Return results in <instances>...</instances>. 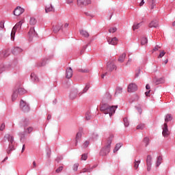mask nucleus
<instances>
[{
    "label": "nucleus",
    "mask_w": 175,
    "mask_h": 175,
    "mask_svg": "<svg viewBox=\"0 0 175 175\" xmlns=\"http://www.w3.org/2000/svg\"><path fill=\"white\" fill-rule=\"evenodd\" d=\"M109 102H111V94L107 92L103 98V105L100 107V111L104 114H109V117H111L116 113V110L118 109V105L110 106L109 105Z\"/></svg>",
    "instance_id": "1"
},
{
    "label": "nucleus",
    "mask_w": 175,
    "mask_h": 175,
    "mask_svg": "<svg viewBox=\"0 0 175 175\" xmlns=\"http://www.w3.org/2000/svg\"><path fill=\"white\" fill-rule=\"evenodd\" d=\"M111 147V139H109L107 144L104 148H103L100 151V155L101 157H105L109 152H110V148Z\"/></svg>",
    "instance_id": "2"
},
{
    "label": "nucleus",
    "mask_w": 175,
    "mask_h": 175,
    "mask_svg": "<svg viewBox=\"0 0 175 175\" xmlns=\"http://www.w3.org/2000/svg\"><path fill=\"white\" fill-rule=\"evenodd\" d=\"M21 25H23V23L21 21L16 23L12 28V32H11V40H14V36H16V31L18 28H21Z\"/></svg>",
    "instance_id": "3"
},
{
    "label": "nucleus",
    "mask_w": 175,
    "mask_h": 175,
    "mask_svg": "<svg viewBox=\"0 0 175 175\" xmlns=\"http://www.w3.org/2000/svg\"><path fill=\"white\" fill-rule=\"evenodd\" d=\"M20 108L24 113H28L30 110L29 105L23 100H21Z\"/></svg>",
    "instance_id": "4"
},
{
    "label": "nucleus",
    "mask_w": 175,
    "mask_h": 175,
    "mask_svg": "<svg viewBox=\"0 0 175 175\" xmlns=\"http://www.w3.org/2000/svg\"><path fill=\"white\" fill-rule=\"evenodd\" d=\"M162 129H163L162 135L163 137H168L169 135H170V131H169V129L167 127V123L163 124Z\"/></svg>",
    "instance_id": "5"
},
{
    "label": "nucleus",
    "mask_w": 175,
    "mask_h": 175,
    "mask_svg": "<svg viewBox=\"0 0 175 175\" xmlns=\"http://www.w3.org/2000/svg\"><path fill=\"white\" fill-rule=\"evenodd\" d=\"M147 170L150 172L151 170V166L152 165V157L151 155H148L146 158Z\"/></svg>",
    "instance_id": "6"
},
{
    "label": "nucleus",
    "mask_w": 175,
    "mask_h": 175,
    "mask_svg": "<svg viewBox=\"0 0 175 175\" xmlns=\"http://www.w3.org/2000/svg\"><path fill=\"white\" fill-rule=\"evenodd\" d=\"M127 91L128 92H135V91H137V85L136 83H130L128 85Z\"/></svg>",
    "instance_id": "7"
},
{
    "label": "nucleus",
    "mask_w": 175,
    "mask_h": 175,
    "mask_svg": "<svg viewBox=\"0 0 175 175\" xmlns=\"http://www.w3.org/2000/svg\"><path fill=\"white\" fill-rule=\"evenodd\" d=\"M107 70H109V72H113V70H117V66H116V64H114L113 63H112L111 62H109L107 64Z\"/></svg>",
    "instance_id": "8"
},
{
    "label": "nucleus",
    "mask_w": 175,
    "mask_h": 175,
    "mask_svg": "<svg viewBox=\"0 0 175 175\" xmlns=\"http://www.w3.org/2000/svg\"><path fill=\"white\" fill-rule=\"evenodd\" d=\"M25 12L24 8H22L21 7H17L14 10V16H21V14H23Z\"/></svg>",
    "instance_id": "9"
},
{
    "label": "nucleus",
    "mask_w": 175,
    "mask_h": 175,
    "mask_svg": "<svg viewBox=\"0 0 175 175\" xmlns=\"http://www.w3.org/2000/svg\"><path fill=\"white\" fill-rule=\"evenodd\" d=\"M91 3V0H77L78 6H87Z\"/></svg>",
    "instance_id": "10"
},
{
    "label": "nucleus",
    "mask_w": 175,
    "mask_h": 175,
    "mask_svg": "<svg viewBox=\"0 0 175 175\" xmlns=\"http://www.w3.org/2000/svg\"><path fill=\"white\" fill-rule=\"evenodd\" d=\"M72 76H73V70L72 68H68L66 70V79H71Z\"/></svg>",
    "instance_id": "11"
},
{
    "label": "nucleus",
    "mask_w": 175,
    "mask_h": 175,
    "mask_svg": "<svg viewBox=\"0 0 175 175\" xmlns=\"http://www.w3.org/2000/svg\"><path fill=\"white\" fill-rule=\"evenodd\" d=\"M31 122H29V119L24 118L21 121V126H23L24 129L27 127Z\"/></svg>",
    "instance_id": "12"
},
{
    "label": "nucleus",
    "mask_w": 175,
    "mask_h": 175,
    "mask_svg": "<svg viewBox=\"0 0 175 175\" xmlns=\"http://www.w3.org/2000/svg\"><path fill=\"white\" fill-rule=\"evenodd\" d=\"M4 140H8L10 144H13L14 143V137L10 134H5L4 136Z\"/></svg>",
    "instance_id": "13"
},
{
    "label": "nucleus",
    "mask_w": 175,
    "mask_h": 175,
    "mask_svg": "<svg viewBox=\"0 0 175 175\" xmlns=\"http://www.w3.org/2000/svg\"><path fill=\"white\" fill-rule=\"evenodd\" d=\"M4 140H8L10 144H13L14 143V137L10 134H5L4 136Z\"/></svg>",
    "instance_id": "14"
},
{
    "label": "nucleus",
    "mask_w": 175,
    "mask_h": 175,
    "mask_svg": "<svg viewBox=\"0 0 175 175\" xmlns=\"http://www.w3.org/2000/svg\"><path fill=\"white\" fill-rule=\"evenodd\" d=\"M28 36L30 39L35 36H38V33L35 31V29L33 27L30 28L29 31L28 32Z\"/></svg>",
    "instance_id": "15"
},
{
    "label": "nucleus",
    "mask_w": 175,
    "mask_h": 175,
    "mask_svg": "<svg viewBox=\"0 0 175 175\" xmlns=\"http://www.w3.org/2000/svg\"><path fill=\"white\" fill-rule=\"evenodd\" d=\"M159 27V23L157 20L152 21L149 24L150 28H158Z\"/></svg>",
    "instance_id": "16"
},
{
    "label": "nucleus",
    "mask_w": 175,
    "mask_h": 175,
    "mask_svg": "<svg viewBox=\"0 0 175 175\" xmlns=\"http://www.w3.org/2000/svg\"><path fill=\"white\" fill-rule=\"evenodd\" d=\"M107 42L109 43V44H112V46H116V44H117V43L118 42V39L116 37L113 38H109L107 40Z\"/></svg>",
    "instance_id": "17"
},
{
    "label": "nucleus",
    "mask_w": 175,
    "mask_h": 175,
    "mask_svg": "<svg viewBox=\"0 0 175 175\" xmlns=\"http://www.w3.org/2000/svg\"><path fill=\"white\" fill-rule=\"evenodd\" d=\"M153 81L154 84H162L163 83H165V78L161 77V78H155L153 79Z\"/></svg>",
    "instance_id": "18"
},
{
    "label": "nucleus",
    "mask_w": 175,
    "mask_h": 175,
    "mask_svg": "<svg viewBox=\"0 0 175 175\" xmlns=\"http://www.w3.org/2000/svg\"><path fill=\"white\" fill-rule=\"evenodd\" d=\"M55 10L54 9V7H53V5L51 4H49L45 7L46 13H49V12H54Z\"/></svg>",
    "instance_id": "19"
},
{
    "label": "nucleus",
    "mask_w": 175,
    "mask_h": 175,
    "mask_svg": "<svg viewBox=\"0 0 175 175\" xmlns=\"http://www.w3.org/2000/svg\"><path fill=\"white\" fill-rule=\"evenodd\" d=\"M81 136H83V133L81 131H79L77 133L75 137V146H77V143H79V141L80 139H81Z\"/></svg>",
    "instance_id": "20"
},
{
    "label": "nucleus",
    "mask_w": 175,
    "mask_h": 175,
    "mask_svg": "<svg viewBox=\"0 0 175 175\" xmlns=\"http://www.w3.org/2000/svg\"><path fill=\"white\" fill-rule=\"evenodd\" d=\"M125 58H126V53H123L122 55H120L118 61L120 64H122V62H124V61H125Z\"/></svg>",
    "instance_id": "21"
},
{
    "label": "nucleus",
    "mask_w": 175,
    "mask_h": 175,
    "mask_svg": "<svg viewBox=\"0 0 175 175\" xmlns=\"http://www.w3.org/2000/svg\"><path fill=\"white\" fill-rule=\"evenodd\" d=\"M46 64H47V59H43L41 62L37 64V66H38V68H40L42 66H46Z\"/></svg>",
    "instance_id": "22"
},
{
    "label": "nucleus",
    "mask_w": 175,
    "mask_h": 175,
    "mask_svg": "<svg viewBox=\"0 0 175 175\" xmlns=\"http://www.w3.org/2000/svg\"><path fill=\"white\" fill-rule=\"evenodd\" d=\"M9 56V51H0V59L1 58H6V57Z\"/></svg>",
    "instance_id": "23"
},
{
    "label": "nucleus",
    "mask_w": 175,
    "mask_h": 175,
    "mask_svg": "<svg viewBox=\"0 0 175 175\" xmlns=\"http://www.w3.org/2000/svg\"><path fill=\"white\" fill-rule=\"evenodd\" d=\"M23 49H21V48L15 47L12 50V54H14V55H16V54H20V53H21Z\"/></svg>",
    "instance_id": "24"
},
{
    "label": "nucleus",
    "mask_w": 175,
    "mask_h": 175,
    "mask_svg": "<svg viewBox=\"0 0 175 175\" xmlns=\"http://www.w3.org/2000/svg\"><path fill=\"white\" fill-rule=\"evenodd\" d=\"M33 131V127L32 126H29V127H25L24 128V133H32V132Z\"/></svg>",
    "instance_id": "25"
},
{
    "label": "nucleus",
    "mask_w": 175,
    "mask_h": 175,
    "mask_svg": "<svg viewBox=\"0 0 175 175\" xmlns=\"http://www.w3.org/2000/svg\"><path fill=\"white\" fill-rule=\"evenodd\" d=\"M61 28H62V25H56L55 26L53 27V32L55 33H57V32L61 31Z\"/></svg>",
    "instance_id": "26"
},
{
    "label": "nucleus",
    "mask_w": 175,
    "mask_h": 175,
    "mask_svg": "<svg viewBox=\"0 0 175 175\" xmlns=\"http://www.w3.org/2000/svg\"><path fill=\"white\" fill-rule=\"evenodd\" d=\"M143 144L145 147H148L150 145V138L148 137H145L143 139Z\"/></svg>",
    "instance_id": "27"
},
{
    "label": "nucleus",
    "mask_w": 175,
    "mask_h": 175,
    "mask_svg": "<svg viewBox=\"0 0 175 175\" xmlns=\"http://www.w3.org/2000/svg\"><path fill=\"white\" fill-rule=\"evenodd\" d=\"M14 145L13 144H9L8 149L7 150V153L11 154L12 151H14Z\"/></svg>",
    "instance_id": "28"
},
{
    "label": "nucleus",
    "mask_w": 175,
    "mask_h": 175,
    "mask_svg": "<svg viewBox=\"0 0 175 175\" xmlns=\"http://www.w3.org/2000/svg\"><path fill=\"white\" fill-rule=\"evenodd\" d=\"M30 77L32 81H39V78L38 77V76H36V74H35V72H32L30 75Z\"/></svg>",
    "instance_id": "29"
},
{
    "label": "nucleus",
    "mask_w": 175,
    "mask_h": 175,
    "mask_svg": "<svg viewBox=\"0 0 175 175\" xmlns=\"http://www.w3.org/2000/svg\"><path fill=\"white\" fill-rule=\"evenodd\" d=\"M18 96V92L17 90H14L12 96V102H14V100L17 99Z\"/></svg>",
    "instance_id": "30"
},
{
    "label": "nucleus",
    "mask_w": 175,
    "mask_h": 175,
    "mask_svg": "<svg viewBox=\"0 0 175 175\" xmlns=\"http://www.w3.org/2000/svg\"><path fill=\"white\" fill-rule=\"evenodd\" d=\"M142 24H143V22H141L139 23H134V25H133V31H136V29H139L140 27H142Z\"/></svg>",
    "instance_id": "31"
},
{
    "label": "nucleus",
    "mask_w": 175,
    "mask_h": 175,
    "mask_svg": "<svg viewBox=\"0 0 175 175\" xmlns=\"http://www.w3.org/2000/svg\"><path fill=\"white\" fill-rule=\"evenodd\" d=\"M80 34L83 36L84 38H89L90 37V33H88L87 31L85 30H81L80 31Z\"/></svg>",
    "instance_id": "32"
},
{
    "label": "nucleus",
    "mask_w": 175,
    "mask_h": 175,
    "mask_svg": "<svg viewBox=\"0 0 175 175\" xmlns=\"http://www.w3.org/2000/svg\"><path fill=\"white\" fill-rule=\"evenodd\" d=\"M16 91H18V94L19 95H24V94H27V90L23 88H19Z\"/></svg>",
    "instance_id": "33"
},
{
    "label": "nucleus",
    "mask_w": 175,
    "mask_h": 175,
    "mask_svg": "<svg viewBox=\"0 0 175 175\" xmlns=\"http://www.w3.org/2000/svg\"><path fill=\"white\" fill-rule=\"evenodd\" d=\"M120 94H122V88L117 87L115 92V96H118Z\"/></svg>",
    "instance_id": "34"
},
{
    "label": "nucleus",
    "mask_w": 175,
    "mask_h": 175,
    "mask_svg": "<svg viewBox=\"0 0 175 175\" xmlns=\"http://www.w3.org/2000/svg\"><path fill=\"white\" fill-rule=\"evenodd\" d=\"M172 120H173L172 114H167L165 118V124H166V122H169V121H172Z\"/></svg>",
    "instance_id": "35"
},
{
    "label": "nucleus",
    "mask_w": 175,
    "mask_h": 175,
    "mask_svg": "<svg viewBox=\"0 0 175 175\" xmlns=\"http://www.w3.org/2000/svg\"><path fill=\"white\" fill-rule=\"evenodd\" d=\"M90 87H91V85L90 84V83H86L81 94H85V92H87V91H88V90H90Z\"/></svg>",
    "instance_id": "36"
},
{
    "label": "nucleus",
    "mask_w": 175,
    "mask_h": 175,
    "mask_svg": "<svg viewBox=\"0 0 175 175\" xmlns=\"http://www.w3.org/2000/svg\"><path fill=\"white\" fill-rule=\"evenodd\" d=\"M122 146H123L122 143L116 144V147L113 150V152H117V151H118V150H120V148H122Z\"/></svg>",
    "instance_id": "37"
},
{
    "label": "nucleus",
    "mask_w": 175,
    "mask_h": 175,
    "mask_svg": "<svg viewBox=\"0 0 175 175\" xmlns=\"http://www.w3.org/2000/svg\"><path fill=\"white\" fill-rule=\"evenodd\" d=\"M162 163V156H158L157 157V163H156V166H159Z\"/></svg>",
    "instance_id": "38"
},
{
    "label": "nucleus",
    "mask_w": 175,
    "mask_h": 175,
    "mask_svg": "<svg viewBox=\"0 0 175 175\" xmlns=\"http://www.w3.org/2000/svg\"><path fill=\"white\" fill-rule=\"evenodd\" d=\"M148 43V40L147 39L146 37H143L141 40V44L144 45L147 44Z\"/></svg>",
    "instance_id": "39"
},
{
    "label": "nucleus",
    "mask_w": 175,
    "mask_h": 175,
    "mask_svg": "<svg viewBox=\"0 0 175 175\" xmlns=\"http://www.w3.org/2000/svg\"><path fill=\"white\" fill-rule=\"evenodd\" d=\"M85 117L87 121H90V120H91V112L90 111H87L85 113Z\"/></svg>",
    "instance_id": "40"
},
{
    "label": "nucleus",
    "mask_w": 175,
    "mask_h": 175,
    "mask_svg": "<svg viewBox=\"0 0 175 175\" xmlns=\"http://www.w3.org/2000/svg\"><path fill=\"white\" fill-rule=\"evenodd\" d=\"M140 162H141L140 160H137V161L135 160V162H134V168L135 169V170H136L137 169H138L139 165H140Z\"/></svg>",
    "instance_id": "41"
},
{
    "label": "nucleus",
    "mask_w": 175,
    "mask_h": 175,
    "mask_svg": "<svg viewBox=\"0 0 175 175\" xmlns=\"http://www.w3.org/2000/svg\"><path fill=\"white\" fill-rule=\"evenodd\" d=\"M123 121H124V126H126V127L129 126V120H128V118H124L123 119Z\"/></svg>",
    "instance_id": "42"
},
{
    "label": "nucleus",
    "mask_w": 175,
    "mask_h": 175,
    "mask_svg": "<svg viewBox=\"0 0 175 175\" xmlns=\"http://www.w3.org/2000/svg\"><path fill=\"white\" fill-rule=\"evenodd\" d=\"M29 24L30 25H35L36 24V19L35 18H30Z\"/></svg>",
    "instance_id": "43"
},
{
    "label": "nucleus",
    "mask_w": 175,
    "mask_h": 175,
    "mask_svg": "<svg viewBox=\"0 0 175 175\" xmlns=\"http://www.w3.org/2000/svg\"><path fill=\"white\" fill-rule=\"evenodd\" d=\"M150 6H151V9H155L156 8V5H155V1L154 0H152L150 2Z\"/></svg>",
    "instance_id": "44"
},
{
    "label": "nucleus",
    "mask_w": 175,
    "mask_h": 175,
    "mask_svg": "<svg viewBox=\"0 0 175 175\" xmlns=\"http://www.w3.org/2000/svg\"><path fill=\"white\" fill-rule=\"evenodd\" d=\"M116 31H117V28L116 27H111L109 29V33H114V32H116Z\"/></svg>",
    "instance_id": "45"
},
{
    "label": "nucleus",
    "mask_w": 175,
    "mask_h": 175,
    "mask_svg": "<svg viewBox=\"0 0 175 175\" xmlns=\"http://www.w3.org/2000/svg\"><path fill=\"white\" fill-rule=\"evenodd\" d=\"M88 158V154H83L81 156V161H87Z\"/></svg>",
    "instance_id": "46"
},
{
    "label": "nucleus",
    "mask_w": 175,
    "mask_h": 175,
    "mask_svg": "<svg viewBox=\"0 0 175 175\" xmlns=\"http://www.w3.org/2000/svg\"><path fill=\"white\" fill-rule=\"evenodd\" d=\"M88 146H90V142L86 141L83 143L82 147H83V148H87V147H88Z\"/></svg>",
    "instance_id": "47"
},
{
    "label": "nucleus",
    "mask_w": 175,
    "mask_h": 175,
    "mask_svg": "<svg viewBox=\"0 0 175 175\" xmlns=\"http://www.w3.org/2000/svg\"><path fill=\"white\" fill-rule=\"evenodd\" d=\"M8 68H6V66H0V73H2L4 70H6Z\"/></svg>",
    "instance_id": "48"
},
{
    "label": "nucleus",
    "mask_w": 175,
    "mask_h": 175,
    "mask_svg": "<svg viewBox=\"0 0 175 175\" xmlns=\"http://www.w3.org/2000/svg\"><path fill=\"white\" fill-rule=\"evenodd\" d=\"M5 28V22H0V31H2Z\"/></svg>",
    "instance_id": "49"
},
{
    "label": "nucleus",
    "mask_w": 175,
    "mask_h": 175,
    "mask_svg": "<svg viewBox=\"0 0 175 175\" xmlns=\"http://www.w3.org/2000/svg\"><path fill=\"white\" fill-rule=\"evenodd\" d=\"M137 129H144V124H139L137 126Z\"/></svg>",
    "instance_id": "50"
},
{
    "label": "nucleus",
    "mask_w": 175,
    "mask_h": 175,
    "mask_svg": "<svg viewBox=\"0 0 175 175\" xmlns=\"http://www.w3.org/2000/svg\"><path fill=\"white\" fill-rule=\"evenodd\" d=\"M64 170V167L63 166H60L56 170V173H61V172H62V170Z\"/></svg>",
    "instance_id": "51"
},
{
    "label": "nucleus",
    "mask_w": 175,
    "mask_h": 175,
    "mask_svg": "<svg viewBox=\"0 0 175 175\" xmlns=\"http://www.w3.org/2000/svg\"><path fill=\"white\" fill-rule=\"evenodd\" d=\"M77 169H79V163H75L73 165L74 172H77Z\"/></svg>",
    "instance_id": "52"
},
{
    "label": "nucleus",
    "mask_w": 175,
    "mask_h": 175,
    "mask_svg": "<svg viewBox=\"0 0 175 175\" xmlns=\"http://www.w3.org/2000/svg\"><path fill=\"white\" fill-rule=\"evenodd\" d=\"M18 136L21 137V140H23L25 137L24 133H19Z\"/></svg>",
    "instance_id": "53"
},
{
    "label": "nucleus",
    "mask_w": 175,
    "mask_h": 175,
    "mask_svg": "<svg viewBox=\"0 0 175 175\" xmlns=\"http://www.w3.org/2000/svg\"><path fill=\"white\" fill-rule=\"evenodd\" d=\"M91 170L90 168H83L82 170V173H87V172H90Z\"/></svg>",
    "instance_id": "54"
},
{
    "label": "nucleus",
    "mask_w": 175,
    "mask_h": 175,
    "mask_svg": "<svg viewBox=\"0 0 175 175\" xmlns=\"http://www.w3.org/2000/svg\"><path fill=\"white\" fill-rule=\"evenodd\" d=\"M79 71L82 73H88V72H90L88 69H79Z\"/></svg>",
    "instance_id": "55"
},
{
    "label": "nucleus",
    "mask_w": 175,
    "mask_h": 175,
    "mask_svg": "<svg viewBox=\"0 0 175 175\" xmlns=\"http://www.w3.org/2000/svg\"><path fill=\"white\" fill-rule=\"evenodd\" d=\"M165 54H166V53L164 51L161 52L160 54H159L160 58H162V57H163L165 55Z\"/></svg>",
    "instance_id": "56"
},
{
    "label": "nucleus",
    "mask_w": 175,
    "mask_h": 175,
    "mask_svg": "<svg viewBox=\"0 0 175 175\" xmlns=\"http://www.w3.org/2000/svg\"><path fill=\"white\" fill-rule=\"evenodd\" d=\"M5 130V123L1 124L0 127V131H4Z\"/></svg>",
    "instance_id": "57"
},
{
    "label": "nucleus",
    "mask_w": 175,
    "mask_h": 175,
    "mask_svg": "<svg viewBox=\"0 0 175 175\" xmlns=\"http://www.w3.org/2000/svg\"><path fill=\"white\" fill-rule=\"evenodd\" d=\"M159 49H161V47H159L158 45H157V46H154V48L153 49V51H158V50H159Z\"/></svg>",
    "instance_id": "58"
},
{
    "label": "nucleus",
    "mask_w": 175,
    "mask_h": 175,
    "mask_svg": "<svg viewBox=\"0 0 175 175\" xmlns=\"http://www.w3.org/2000/svg\"><path fill=\"white\" fill-rule=\"evenodd\" d=\"M70 99H75L76 98V95L73 96V94L71 93L70 94Z\"/></svg>",
    "instance_id": "59"
},
{
    "label": "nucleus",
    "mask_w": 175,
    "mask_h": 175,
    "mask_svg": "<svg viewBox=\"0 0 175 175\" xmlns=\"http://www.w3.org/2000/svg\"><path fill=\"white\" fill-rule=\"evenodd\" d=\"M136 109L137 111L139 113V114H142V108L136 107Z\"/></svg>",
    "instance_id": "60"
},
{
    "label": "nucleus",
    "mask_w": 175,
    "mask_h": 175,
    "mask_svg": "<svg viewBox=\"0 0 175 175\" xmlns=\"http://www.w3.org/2000/svg\"><path fill=\"white\" fill-rule=\"evenodd\" d=\"M66 3H68V5H70V3H73V0H67Z\"/></svg>",
    "instance_id": "61"
},
{
    "label": "nucleus",
    "mask_w": 175,
    "mask_h": 175,
    "mask_svg": "<svg viewBox=\"0 0 175 175\" xmlns=\"http://www.w3.org/2000/svg\"><path fill=\"white\" fill-rule=\"evenodd\" d=\"M150 92H151V90H149V91L145 92L146 96H150Z\"/></svg>",
    "instance_id": "62"
},
{
    "label": "nucleus",
    "mask_w": 175,
    "mask_h": 175,
    "mask_svg": "<svg viewBox=\"0 0 175 175\" xmlns=\"http://www.w3.org/2000/svg\"><path fill=\"white\" fill-rule=\"evenodd\" d=\"M132 62V59H129L128 62L126 63V65H129Z\"/></svg>",
    "instance_id": "63"
},
{
    "label": "nucleus",
    "mask_w": 175,
    "mask_h": 175,
    "mask_svg": "<svg viewBox=\"0 0 175 175\" xmlns=\"http://www.w3.org/2000/svg\"><path fill=\"white\" fill-rule=\"evenodd\" d=\"M37 165H36V162L33 161V169H35V167H36Z\"/></svg>",
    "instance_id": "64"
}]
</instances>
